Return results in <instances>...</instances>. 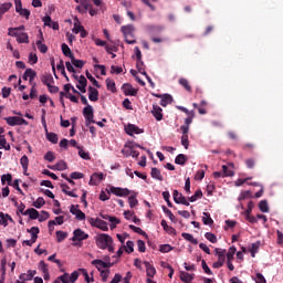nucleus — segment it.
Wrapping results in <instances>:
<instances>
[{
  "instance_id": "36",
  "label": "nucleus",
  "mask_w": 283,
  "mask_h": 283,
  "mask_svg": "<svg viewBox=\"0 0 283 283\" xmlns=\"http://www.w3.org/2000/svg\"><path fill=\"white\" fill-rule=\"evenodd\" d=\"M150 176L151 178H155V180L163 181V175L158 168H151Z\"/></svg>"
},
{
  "instance_id": "14",
  "label": "nucleus",
  "mask_w": 283,
  "mask_h": 283,
  "mask_svg": "<svg viewBox=\"0 0 283 283\" xmlns=\"http://www.w3.org/2000/svg\"><path fill=\"white\" fill-rule=\"evenodd\" d=\"M48 169H52V171H65V169H67V164L63 160H60L53 166L49 165Z\"/></svg>"
},
{
  "instance_id": "49",
  "label": "nucleus",
  "mask_w": 283,
  "mask_h": 283,
  "mask_svg": "<svg viewBox=\"0 0 283 283\" xmlns=\"http://www.w3.org/2000/svg\"><path fill=\"white\" fill-rule=\"evenodd\" d=\"M222 175H223V178H229V177L234 176V172L232 170H229V167L227 165H223L222 166Z\"/></svg>"
},
{
  "instance_id": "42",
  "label": "nucleus",
  "mask_w": 283,
  "mask_h": 283,
  "mask_svg": "<svg viewBox=\"0 0 283 283\" xmlns=\"http://www.w3.org/2000/svg\"><path fill=\"white\" fill-rule=\"evenodd\" d=\"M62 52H63L64 56H69V59H71V56H74V53H72V50L65 43L62 44Z\"/></svg>"
},
{
  "instance_id": "28",
  "label": "nucleus",
  "mask_w": 283,
  "mask_h": 283,
  "mask_svg": "<svg viewBox=\"0 0 283 283\" xmlns=\"http://www.w3.org/2000/svg\"><path fill=\"white\" fill-rule=\"evenodd\" d=\"M27 232L31 233V239L36 242V240H39V233H41V230L39 227H32L31 229H28Z\"/></svg>"
},
{
  "instance_id": "6",
  "label": "nucleus",
  "mask_w": 283,
  "mask_h": 283,
  "mask_svg": "<svg viewBox=\"0 0 283 283\" xmlns=\"http://www.w3.org/2000/svg\"><path fill=\"white\" fill-rule=\"evenodd\" d=\"M4 120L10 125V127H17V125H29L28 120L19 116L4 117Z\"/></svg>"
},
{
  "instance_id": "23",
  "label": "nucleus",
  "mask_w": 283,
  "mask_h": 283,
  "mask_svg": "<svg viewBox=\"0 0 283 283\" xmlns=\"http://www.w3.org/2000/svg\"><path fill=\"white\" fill-rule=\"evenodd\" d=\"M144 265L146 266L147 276L154 277V275H156V268H154L153 264L149 263V261H145Z\"/></svg>"
},
{
  "instance_id": "47",
  "label": "nucleus",
  "mask_w": 283,
  "mask_h": 283,
  "mask_svg": "<svg viewBox=\"0 0 283 283\" xmlns=\"http://www.w3.org/2000/svg\"><path fill=\"white\" fill-rule=\"evenodd\" d=\"M205 238L212 244H216L218 242V237H216V234H213L211 232H206Z\"/></svg>"
},
{
  "instance_id": "35",
  "label": "nucleus",
  "mask_w": 283,
  "mask_h": 283,
  "mask_svg": "<svg viewBox=\"0 0 283 283\" xmlns=\"http://www.w3.org/2000/svg\"><path fill=\"white\" fill-rule=\"evenodd\" d=\"M18 43H30V36H28V33H18L17 38Z\"/></svg>"
},
{
  "instance_id": "52",
  "label": "nucleus",
  "mask_w": 283,
  "mask_h": 283,
  "mask_svg": "<svg viewBox=\"0 0 283 283\" xmlns=\"http://www.w3.org/2000/svg\"><path fill=\"white\" fill-rule=\"evenodd\" d=\"M96 228L101 229L102 231H109V228L107 227V223L103 219H99L97 221Z\"/></svg>"
},
{
  "instance_id": "57",
  "label": "nucleus",
  "mask_w": 283,
  "mask_h": 283,
  "mask_svg": "<svg viewBox=\"0 0 283 283\" xmlns=\"http://www.w3.org/2000/svg\"><path fill=\"white\" fill-rule=\"evenodd\" d=\"M44 160H48V163H54V160H56V156H54V153L53 151H48L45 155H44Z\"/></svg>"
},
{
  "instance_id": "27",
  "label": "nucleus",
  "mask_w": 283,
  "mask_h": 283,
  "mask_svg": "<svg viewBox=\"0 0 283 283\" xmlns=\"http://www.w3.org/2000/svg\"><path fill=\"white\" fill-rule=\"evenodd\" d=\"M41 82L43 83V85H46V87H50V85L54 83V77L52 76V74H45L42 75Z\"/></svg>"
},
{
  "instance_id": "50",
  "label": "nucleus",
  "mask_w": 283,
  "mask_h": 283,
  "mask_svg": "<svg viewBox=\"0 0 283 283\" xmlns=\"http://www.w3.org/2000/svg\"><path fill=\"white\" fill-rule=\"evenodd\" d=\"M6 182H8L9 186L12 185V175L11 174L1 176V184L6 185Z\"/></svg>"
},
{
  "instance_id": "31",
  "label": "nucleus",
  "mask_w": 283,
  "mask_h": 283,
  "mask_svg": "<svg viewBox=\"0 0 283 283\" xmlns=\"http://www.w3.org/2000/svg\"><path fill=\"white\" fill-rule=\"evenodd\" d=\"M136 67L139 74H143V76H147V71H145V62H143V59L137 60Z\"/></svg>"
},
{
  "instance_id": "60",
  "label": "nucleus",
  "mask_w": 283,
  "mask_h": 283,
  "mask_svg": "<svg viewBox=\"0 0 283 283\" xmlns=\"http://www.w3.org/2000/svg\"><path fill=\"white\" fill-rule=\"evenodd\" d=\"M38 269H39L40 271H42V273H48V272H50V269L48 268V264L45 263V261H40Z\"/></svg>"
},
{
  "instance_id": "16",
  "label": "nucleus",
  "mask_w": 283,
  "mask_h": 283,
  "mask_svg": "<svg viewBox=\"0 0 283 283\" xmlns=\"http://www.w3.org/2000/svg\"><path fill=\"white\" fill-rule=\"evenodd\" d=\"M151 114L155 117V119L158 122L163 120L164 118L163 108L156 104L153 105Z\"/></svg>"
},
{
  "instance_id": "5",
  "label": "nucleus",
  "mask_w": 283,
  "mask_h": 283,
  "mask_svg": "<svg viewBox=\"0 0 283 283\" xmlns=\"http://www.w3.org/2000/svg\"><path fill=\"white\" fill-rule=\"evenodd\" d=\"M108 195L113 193L114 196H117L118 198H125L132 193V191L127 188H120V187H114L112 186L109 190L107 191Z\"/></svg>"
},
{
  "instance_id": "51",
  "label": "nucleus",
  "mask_w": 283,
  "mask_h": 283,
  "mask_svg": "<svg viewBox=\"0 0 283 283\" xmlns=\"http://www.w3.org/2000/svg\"><path fill=\"white\" fill-rule=\"evenodd\" d=\"M129 229H132V231H134L135 233H138L139 235H144L145 238H147V232H145L143 229H140L134 224H130Z\"/></svg>"
},
{
  "instance_id": "58",
  "label": "nucleus",
  "mask_w": 283,
  "mask_h": 283,
  "mask_svg": "<svg viewBox=\"0 0 283 283\" xmlns=\"http://www.w3.org/2000/svg\"><path fill=\"white\" fill-rule=\"evenodd\" d=\"M128 203H129L130 209H134V207H136L138 205V199H136V195H132L128 198Z\"/></svg>"
},
{
  "instance_id": "53",
  "label": "nucleus",
  "mask_w": 283,
  "mask_h": 283,
  "mask_svg": "<svg viewBox=\"0 0 283 283\" xmlns=\"http://www.w3.org/2000/svg\"><path fill=\"white\" fill-rule=\"evenodd\" d=\"M45 205V199H43V197H39L34 202H33V207H35V209H41V207H43Z\"/></svg>"
},
{
  "instance_id": "46",
  "label": "nucleus",
  "mask_w": 283,
  "mask_h": 283,
  "mask_svg": "<svg viewBox=\"0 0 283 283\" xmlns=\"http://www.w3.org/2000/svg\"><path fill=\"white\" fill-rule=\"evenodd\" d=\"M85 27L81 25V21H78V19H75L74 21V28H73V32L74 34H80V32L82 31V29H84Z\"/></svg>"
},
{
  "instance_id": "4",
  "label": "nucleus",
  "mask_w": 283,
  "mask_h": 283,
  "mask_svg": "<svg viewBox=\"0 0 283 283\" xmlns=\"http://www.w3.org/2000/svg\"><path fill=\"white\" fill-rule=\"evenodd\" d=\"M83 116L85 118L86 127H90L92 123H96V120H94V108L92 105H87L83 108Z\"/></svg>"
},
{
  "instance_id": "20",
  "label": "nucleus",
  "mask_w": 283,
  "mask_h": 283,
  "mask_svg": "<svg viewBox=\"0 0 283 283\" xmlns=\"http://www.w3.org/2000/svg\"><path fill=\"white\" fill-rule=\"evenodd\" d=\"M91 264H93V266H95L99 272L103 271V269H107V262H104L101 259L93 260Z\"/></svg>"
},
{
  "instance_id": "17",
  "label": "nucleus",
  "mask_w": 283,
  "mask_h": 283,
  "mask_svg": "<svg viewBox=\"0 0 283 283\" xmlns=\"http://www.w3.org/2000/svg\"><path fill=\"white\" fill-rule=\"evenodd\" d=\"M164 30L165 27L163 25L149 24L146 27V32H148V34H158V32H163Z\"/></svg>"
},
{
  "instance_id": "15",
  "label": "nucleus",
  "mask_w": 283,
  "mask_h": 283,
  "mask_svg": "<svg viewBox=\"0 0 283 283\" xmlns=\"http://www.w3.org/2000/svg\"><path fill=\"white\" fill-rule=\"evenodd\" d=\"M78 83L80 84L76 85L77 90H80L82 94H85L87 92V78L85 77V75L80 76Z\"/></svg>"
},
{
  "instance_id": "19",
  "label": "nucleus",
  "mask_w": 283,
  "mask_h": 283,
  "mask_svg": "<svg viewBox=\"0 0 283 283\" xmlns=\"http://www.w3.org/2000/svg\"><path fill=\"white\" fill-rule=\"evenodd\" d=\"M23 216H29L30 220H39V212L34 208H29L23 212Z\"/></svg>"
},
{
  "instance_id": "24",
  "label": "nucleus",
  "mask_w": 283,
  "mask_h": 283,
  "mask_svg": "<svg viewBox=\"0 0 283 283\" xmlns=\"http://www.w3.org/2000/svg\"><path fill=\"white\" fill-rule=\"evenodd\" d=\"M8 220H9V222H14V220L12 219V217L10 214L0 212V224L2 227H8Z\"/></svg>"
},
{
  "instance_id": "18",
  "label": "nucleus",
  "mask_w": 283,
  "mask_h": 283,
  "mask_svg": "<svg viewBox=\"0 0 283 283\" xmlns=\"http://www.w3.org/2000/svg\"><path fill=\"white\" fill-rule=\"evenodd\" d=\"M23 81H34V78H36V71L32 70V69H27L23 76H22Z\"/></svg>"
},
{
  "instance_id": "2",
  "label": "nucleus",
  "mask_w": 283,
  "mask_h": 283,
  "mask_svg": "<svg viewBox=\"0 0 283 283\" xmlns=\"http://www.w3.org/2000/svg\"><path fill=\"white\" fill-rule=\"evenodd\" d=\"M134 27L132 24L123 25L120 28L122 33L124 34L126 43L128 45H134L136 43V40H129V38L134 39Z\"/></svg>"
},
{
  "instance_id": "45",
  "label": "nucleus",
  "mask_w": 283,
  "mask_h": 283,
  "mask_svg": "<svg viewBox=\"0 0 283 283\" xmlns=\"http://www.w3.org/2000/svg\"><path fill=\"white\" fill-rule=\"evenodd\" d=\"M35 45L38 46V50L41 52V54L48 53V45L43 44L41 40H38Z\"/></svg>"
},
{
  "instance_id": "30",
  "label": "nucleus",
  "mask_w": 283,
  "mask_h": 283,
  "mask_svg": "<svg viewBox=\"0 0 283 283\" xmlns=\"http://www.w3.org/2000/svg\"><path fill=\"white\" fill-rule=\"evenodd\" d=\"M61 189L63 193H65V196H70L71 198H78V195L74 193V190L72 191L65 190V189H70V186H67V184H62Z\"/></svg>"
},
{
  "instance_id": "64",
  "label": "nucleus",
  "mask_w": 283,
  "mask_h": 283,
  "mask_svg": "<svg viewBox=\"0 0 283 283\" xmlns=\"http://www.w3.org/2000/svg\"><path fill=\"white\" fill-rule=\"evenodd\" d=\"M255 283H266V279L264 275H262V273H256Z\"/></svg>"
},
{
  "instance_id": "44",
  "label": "nucleus",
  "mask_w": 283,
  "mask_h": 283,
  "mask_svg": "<svg viewBox=\"0 0 283 283\" xmlns=\"http://www.w3.org/2000/svg\"><path fill=\"white\" fill-rule=\"evenodd\" d=\"M202 198V190L198 189L195 195L188 198L189 202H196V200H200Z\"/></svg>"
},
{
  "instance_id": "56",
  "label": "nucleus",
  "mask_w": 283,
  "mask_h": 283,
  "mask_svg": "<svg viewBox=\"0 0 283 283\" xmlns=\"http://www.w3.org/2000/svg\"><path fill=\"white\" fill-rule=\"evenodd\" d=\"M159 251L160 253H169V251H174V247H171L170 244H161L159 247Z\"/></svg>"
},
{
  "instance_id": "54",
  "label": "nucleus",
  "mask_w": 283,
  "mask_h": 283,
  "mask_svg": "<svg viewBox=\"0 0 283 283\" xmlns=\"http://www.w3.org/2000/svg\"><path fill=\"white\" fill-rule=\"evenodd\" d=\"M78 149V156H81L83 158V160H90V153L83 150V147H77Z\"/></svg>"
},
{
  "instance_id": "3",
  "label": "nucleus",
  "mask_w": 283,
  "mask_h": 283,
  "mask_svg": "<svg viewBox=\"0 0 283 283\" xmlns=\"http://www.w3.org/2000/svg\"><path fill=\"white\" fill-rule=\"evenodd\" d=\"M214 253L218 255V261L212 264L213 269H220L224 266V262L227 260V250L216 248Z\"/></svg>"
},
{
  "instance_id": "22",
  "label": "nucleus",
  "mask_w": 283,
  "mask_h": 283,
  "mask_svg": "<svg viewBox=\"0 0 283 283\" xmlns=\"http://www.w3.org/2000/svg\"><path fill=\"white\" fill-rule=\"evenodd\" d=\"M88 98L93 103H96V101H98V90H96L95 87L90 86L88 87Z\"/></svg>"
},
{
  "instance_id": "61",
  "label": "nucleus",
  "mask_w": 283,
  "mask_h": 283,
  "mask_svg": "<svg viewBox=\"0 0 283 283\" xmlns=\"http://www.w3.org/2000/svg\"><path fill=\"white\" fill-rule=\"evenodd\" d=\"M57 242H63L67 238V232H63L61 230L56 231Z\"/></svg>"
},
{
  "instance_id": "21",
  "label": "nucleus",
  "mask_w": 283,
  "mask_h": 283,
  "mask_svg": "<svg viewBox=\"0 0 283 283\" xmlns=\"http://www.w3.org/2000/svg\"><path fill=\"white\" fill-rule=\"evenodd\" d=\"M171 103H174V97L170 94H164L159 105H161V107H167V105H171Z\"/></svg>"
},
{
  "instance_id": "59",
  "label": "nucleus",
  "mask_w": 283,
  "mask_h": 283,
  "mask_svg": "<svg viewBox=\"0 0 283 283\" xmlns=\"http://www.w3.org/2000/svg\"><path fill=\"white\" fill-rule=\"evenodd\" d=\"M86 78H88V81H91L95 87H101V84H98V81L91 75L90 71H86Z\"/></svg>"
},
{
  "instance_id": "39",
  "label": "nucleus",
  "mask_w": 283,
  "mask_h": 283,
  "mask_svg": "<svg viewBox=\"0 0 283 283\" xmlns=\"http://www.w3.org/2000/svg\"><path fill=\"white\" fill-rule=\"evenodd\" d=\"M175 163L176 165H181L185 166L187 163V156L184 154H179L176 158H175Z\"/></svg>"
},
{
  "instance_id": "33",
  "label": "nucleus",
  "mask_w": 283,
  "mask_h": 283,
  "mask_svg": "<svg viewBox=\"0 0 283 283\" xmlns=\"http://www.w3.org/2000/svg\"><path fill=\"white\" fill-rule=\"evenodd\" d=\"M180 280L185 283H190L193 281V274H189L187 272H180Z\"/></svg>"
},
{
  "instance_id": "32",
  "label": "nucleus",
  "mask_w": 283,
  "mask_h": 283,
  "mask_svg": "<svg viewBox=\"0 0 283 283\" xmlns=\"http://www.w3.org/2000/svg\"><path fill=\"white\" fill-rule=\"evenodd\" d=\"M181 238L187 240V242H191V244H198V239L193 238V234L191 233L182 232Z\"/></svg>"
},
{
  "instance_id": "43",
  "label": "nucleus",
  "mask_w": 283,
  "mask_h": 283,
  "mask_svg": "<svg viewBox=\"0 0 283 283\" xmlns=\"http://www.w3.org/2000/svg\"><path fill=\"white\" fill-rule=\"evenodd\" d=\"M235 251H237V249H235L234 245H232V247L229 248V251H228V253L226 254L228 262H233V255H235Z\"/></svg>"
},
{
  "instance_id": "62",
  "label": "nucleus",
  "mask_w": 283,
  "mask_h": 283,
  "mask_svg": "<svg viewBox=\"0 0 283 283\" xmlns=\"http://www.w3.org/2000/svg\"><path fill=\"white\" fill-rule=\"evenodd\" d=\"M259 249H260V244L259 243H252L251 244L250 253H251L252 258H255V253H258Z\"/></svg>"
},
{
  "instance_id": "25",
  "label": "nucleus",
  "mask_w": 283,
  "mask_h": 283,
  "mask_svg": "<svg viewBox=\"0 0 283 283\" xmlns=\"http://www.w3.org/2000/svg\"><path fill=\"white\" fill-rule=\"evenodd\" d=\"M45 136L49 143H52L53 145H56V143H59V135L56 133H50L49 130H45Z\"/></svg>"
},
{
  "instance_id": "8",
  "label": "nucleus",
  "mask_w": 283,
  "mask_h": 283,
  "mask_svg": "<svg viewBox=\"0 0 283 283\" xmlns=\"http://www.w3.org/2000/svg\"><path fill=\"white\" fill-rule=\"evenodd\" d=\"M15 3V12L20 14V17H24V19H30V10L23 9V4L21 0H14Z\"/></svg>"
},
{
  "instance_id": "12",
  "label": "nucleus",
  "mask_w": 283,
  "mask_h": 283,
  "mask_svg": "<svg viewBox=\"0 0 283 283\" xmlns=\"http://www.w3.org/2000/svg\"><path fill=\"white\" fill-rule=\"evenodd\" d=\"M122 90L125 96H136L138 94V90L134 88L129 83L123 84Z\"/></svg>"
},
{
  "instance_id": "41",
  "label": "nucleus",
  "mask_w": 283,
  "mask_h": 283,
  "mask_svg": "<svg viewBox=\"0 0 283 283\" xmlns=\"http://www.w3.org/2000/svg\"><path fill=\"white\" fill-rule=\"evenodd\" d=\"M71 59V63H72V65H74V67H83V65H85V61H83V60H76V57H74V55L73 56H71L70 57Z\"/></svg>"
},
{
  "instance_id": "40",
  "label": "nucleus",
  "mask_w": 283,
  "mask_h": 283,
  "mask_svg": "<svg viewBox=\"0 0 283 283\" xmlns=\"http://www.w3.org/2000/svg\"><path fill=\"white\" fill-rule=\"evenodd\" d=\"M259 209L262 213H269V202L266 200H261L259 202Z\"/></svg>"
},
{
  "instance_id": "29",
  "label": "nucleus",
  "mask_w": 283,
  "mask_h": 283,
  "mask_svg": "<svg viewBox=\"0 0 283 283\" xmlns=\"http://www.w3.org/2000/svg\"><path fill=\"white\" fill-rule=\"evenodd\" d=\"M179 85H181V87L185 88L186 92H189L191 94L192 88H191V84H189V80L185 77L179 78Z\"/></svg>"
},
{
  "instance_id": "38",
  "label": "nucleus",
  "mask_w": 283,
  "mask_h": 283,
  "mask_svg": "<svg viewBox=\"0 0 283 283\" xmlns=\"http://www.w3.org/2000/svg\"><path fill=\"white\" fill-rule=\"evenodd\" d=\"M20 165H21L23 171H28V167L30 165V159L25 155H23L20 159Z\"/></svg>"
},
{
  "instance_id": "9",
  "label": "nucleus",
  "mask_w": 283,
  "mask_h": 283,
  "mask_svg": "<svg viewBox=\"0 0 283 283\" xmlns=\"http://www.w3.org/2000/svg\"><path fill=\"white\" fill-rule=\"evenodd\" d=\"M172 198L176 202V205H185V207H189V201H187V198L182 196L178 190H174Z\"/></svg>"
},
{
  "instance_id": "34",
  "label": "nucleus",
  "mask_w": 283,
  "mask_h": 283,
  "mask_svg": "<svg viewBox=\"0 0 283 283\" xmlns=\"http://www.w3.org/2000/svg\"><path fill=\"white\" fill-rule=\"evenodd\" d=\"M106 87L113 94H116V82L112 78H106Z\"/></svg>"
},
{
  "instance_id": "11",
  "label": "nucleus",
  "mask_w": 283,
  "mask_h": 283,
  "mask_svg": "<svg viewBox=\"0 0 283 283\" xmlns=\"http://www.w3.org/2000/svg\"><path fill=\"white\" fill-rule=\"evenodd\" d=\"M70 213H72V216H75L76 220H80V221L85 220V214L84 212L81 211V209H78V205L76 206L72 205L70 208Z\"/></svg>"
},
{
  "instance_id": "37",
  "label": "nucleus",
  "mask_w": 283,
  "mask_h": 283,
  "mask_svg": "<svg viewBox=\"0 0 283 283\" xmlns=\"http://www.w3.org/2000/svg\"><path fill=\"white\" fill-rule=\"evenodd\" d=\"M202 222L206 226L211 227L213 224V219L211 218V214L209 212H203Z\"/></svg>"
},
{
  "instance_id": "26",
  "label": "nucleus",
  "mask_w": 283,
  "mask_h": 283,
  "mask_svg": "<svg viewBox=\"0 0 283 283\" xmlns=\"http://www.w3.org/2000/svg\"><path fill=\"white\" fill-rule=\"evenodd\" d=\"M161 227L164 229V231H166V233H168L169 235H176V229H174V227H170L169 224H167V220H161Z\"/></svg>"
},
{
  "instance_id": "1",
  "label": "nucleus",
  "mask_w": 283,
  "mask_h": 283,
  "mask_svg": "<svg viewBox=\"0 0 283 283\" xmlns=\"http://www.w3.org/2000/svg\"><path fill=\"white\" fill-rule=\"evenodd\" d=\"M95 242L98 249L105 250L109 244H114V239L109 234L102 233L95 239Z\"/></svg>"
},
{
  "instance_id": "7",
  "label": "nucleus",
  "mask_w": 283,
  "mask_h": 283,
  "mask_svg": "<svg viewBox=\"0 0 283 283\" xmlns=\"http://www.w3.org/2000/svg\"><path fill=\"white\" fill-rule=\"evenodd\" d=\"M90 234L85 233V231L81 229H75L73 231L72 242H83V240H87Z\"/></svg>"
},
{
  "instance_id": "10",
  "label": "nucleus",
  "mask_w": 283,
  "mask_h": 283,
  "mask_svg": "<svg viewBox=\"0 0 283 283\" xmlns=\"http://www.w3.org/2000/svg\"><path fill=\"white\" fill-rule=\"evenodd\" d=\"M125 132L128 136H134V134H144L145 130L143 128H139L138 126L134 124H128L125 126Z\"/></svg>"
},
{
  "instance_id": "13",
  "label": "nucleus",
  "mask_w": 283,
  "mask_h": 283,
  "mask_svg": "<svg viewBox=\"0 0 283 283\" xmlns=\"http://www.w3.org/2000/svg\"><path fill=\"white\" fill-rule=\"evenodd\" d=\"M36 275V270H29L28 273H22L19 275V280L22 282H30Z\"/></svg>"
},
{
  "instance_id": "63",
  "label": "nucleus",
  "mask_w": 283,
  "mask_h": 283,
  "mask_svg": "<svg viewBox=\"0 0 283 283\" xmlns=\"http://www.w3.org/2000/svg\"><path fill=\"white\" fill-rule=\"evenodd\" d=\"M125 251L126 253H134V241L126 242Z\"/></svg>"
},
{
  "instance_id": "55",
  "label": "nucleus",
  "mask_w": 283,
  "mask_h": 283,
  "mask_svg": "<svg viewBox=\"0 0 283 283\" xmlns=\"http://www.w3.org/2000/svg\"><path fill=\"white\" fill-rule=\"evenodd\" d=\"M10 8H12V2H6L0 6V12L2 14H6V12H8L10 10Z\"/></svg>"
},
{
  "instance_id": "48",
  "label": "nucleus",
  "mask_w": 283,
  "mask_h": 283,
  "mask_svg": "<svg viewBox=\"0 0 283 283\" xmlns=\"http://www.w3.org/2000/svg\"><path fill=\"white\" fill-rule=\"evenodd\" d=\"M164 213H166V216H168L169 220H171V222H176V216H174V212H171V210H169L167 207L163 206L161 207Z\"/></svg>"
}]
</instances>
